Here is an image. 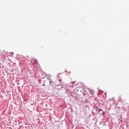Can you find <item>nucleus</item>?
Wrapping results in <instances>:
<instances>
[{"instance_id":"nucleus-1","label":"nucleus","mask_w":129,"mask_h":129,"mask_svg":"<svg viewBox=\"0 0 129 129\" xmlns=\"http://www.w3.org/2000/svg\"><path fill=\"white\" fill-rule=\"evenodd\" d=\"M88 91H89L91 95H92L93 94V91L91 90L90 89H88Z\"/></svg>"},{"instance_id":"nucleus-2","label":"nucleus","mask_w":129,"mask_h":129,"mask_svg":"<svg viewBox=\"0 0 129 129\" xmlns=\"http://www.w3.org/2000/svg\"><path fill=\"white\" fill-rule=\"evenodd\" d=\"M81 88V87L79 88H76V89H77V91H80V92H81L82 91Z\"/></svg>"},{"instance_id":"nucleus-3","label":"nucleus","mask_w":129,"mask_h":129,"mask_svg":"<svg viewBox=\"0 0 129 129\" xmlns=\"http://www.w3.org/2000/svg\"><path fill=\"white\" fill-rule=\"evenodd\" d=\"M97 109H98V111L99 112L100 111H102V109H98V107H97Z\"/></svg>"},{"instance_id":"nucleus-4","label":"nucleus","mask_w":129,"mask_h":129,"mask_svg":"<svg viewBox=\"0 0 129 129\" xmlns=\"http://www.w3.org/2000/svg\"><path fill=\"white\" fill-rule=\"evenodd\" d=\"M49 84H51V81L49 82Z\"/></svg>"},{"instance_id":"nucleus-5","label":"nucleus","mask_w":129,"mask_h":129,"mask_svg":"<svg viewBox=\"0 0 129 129\" xmlns=\"http://www.w3.org/2000/svg\"><path fill=\"white\" fill-rule=\"evenodd\" d=\"M45 86V84L43 85L42 86Z\"/></svg>"}]
</instances>
